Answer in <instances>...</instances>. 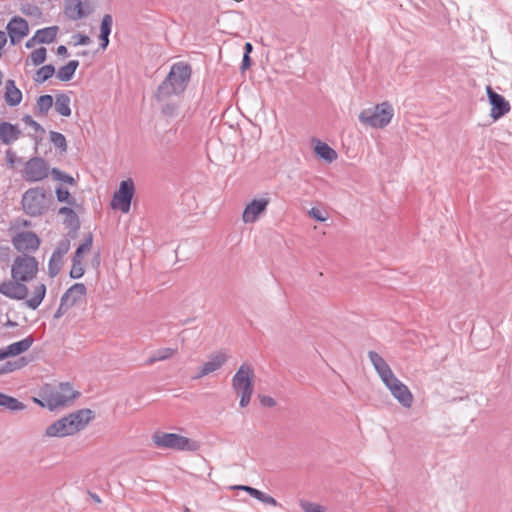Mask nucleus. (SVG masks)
<instances>
[{"instance_id":"nucleus-29","label":"nucleus","mask_w":512,"mask_h":512,"mask_svg":"<svg viewBox=\"0 0 512 512\" xmlns=\"http://www.w3.org/2000/svg\"><path fill=\"white\" fill-rule=\"evenodd\" d=\"M177 352L173 348H161L157 350L150 358L147 359L146 365H152L158 361H164L171 358Z\"/></svg>"},{"instance_id":"nucleus-9","label":"nucleus","mask_w":512,"mask_h":512,"mask_svg":"<svg viewBox=\"0 0 512 512\" xmlns=\"http://www.w3.org/2000/svg\"><path fill=\"white\" fill-rule=\"evenodd\" d=\"M49 175V164L41 157L28 160L23 170V177L28 182H38Z\"/></svg>"},{"instance_id":"nucleus-14","label":"nucleus","mask_w":512,"mask_h":512,"mask_svg":"<svg viewBox=\"0 0 512 512\" xmlns=\"http://www.w3.org/2000/svg\"><path fill=\"white\" fill-rule=\"evenodd\" d=\"M7 31L11 43L16 44L29 33L28 22L19 16H14L7 24Z\"/></svg>"},{"instance_id":"nucleus-17","label":"nucleus","mask_w":512,"mask_h":512,"mask_svg":"<svg viewBox=\"0 0 512 512\" xmlns=\"http://www.w3.org/2000/svg\"><path fill=\"white\" fill-rule=\"evenodd\" d=\"M393 397L405 408H410L413 403V395L409 388L403 383L392 386L389 390Z\"/></svg>"},{"instance_id":"nucleus-30","label":"nucleus","mask_w":512,"mask_h":512,"mask_svg":"<svg viewBox=\"0 0 512 512\" xmlns=\"http://www.w3.org/2000/svg\"><path fill=\"white\" fill-rule=\"evenodd\" d=\"M55 74V67L52 64L42 66L37 70L34 80L37 83H43Z\"/></svg>"},{"instance_id":"nucleus-47","label":"nucleus","mask_w":512,"mask_h":512,"mask_svg":"<svg viewBox=\"0 0 512 512\" xmlns=\"http://www.w3.org/2000/svg\"><path fill=\"white\" fill-rule=\"evenodd\" d=\"M301 507L305 512H323L320 505L308 501L302 502Z\"/></svg>"},{"instance_id":"nucleus-16","label":"nucleus","mask_w":512,"mask_h":512,"mask_svg":"<svg viewBox=\"0 0 512 512\" xmlns=\"http://www.w3.org/2000/svg\"><path fill=\"white\" fill-rule=\"evenodd\" d=\"M21 136V130L9 122L0 123V141L5 145H10Z\"/></svg>"},{"instance_id":"nucleus-39","label":"nucleus","mask_w":512,"mask_h":512,"mask_svg":"<svg viewBox=\"0 0 512 512\" xmlns=\"http://www.w3.org/2000/svg\"><path fill=\"white\" fill-rule=\"evenodd\" d=\"M84 274V267L80 259H72V266L70 270V277L73 279H79Z\"/></svg>"},{"instance_id":"nucleus-7","label":"nucleus","mask_w":512,"mask_h":512,"mask_svg":"<svg viewBox=\"0 0 512 512\" xmlns=\"http://www.w3.org/2000/svg\"><path fill=\"white\" fill-rule=\"evenodd\" d=\"M393 115L392 105L382 102L374 108L364 109L359 115V121L372 128H384L391 122Z\"/></svg>"},{"instance_id":"nucleus-38","label":"nucleus","mask_w":512,"mask_h":512,"mask_svg":"<svg viewBox=\"0 0 512 512\" xmlns=\"http://www.w3.org/2000/svg\"><path fill=\"white\" fill-rule=\"evenodd\" d=\"M47 56V50L45 47H39L32 51L29 58L34 66H38L45 62Z\"/></svg>"},{"instance_id":"nucleus-13","label":"nucleus","mask_w":512,"mask_h":512,"mask_svg":"<svg viewBox=\"0 0 512 512\" xmlns=\"http://www.w3.org/2000/svg\"><path fill=\"white\" fill-rule=\"evenodd\" d=\"M269 204L268 198L254 199L246 205L242 220L244 223H254L257 221L260 214H262Z\"/></svg>"},{"instance_id":"nucleus-8","label":"nucleus","mask_w":512,"mask_h":512,"mask_svg":"<svg viewBox=\"0 0 512 512\" xmlns=\"http://www.w3.org/2000/svg\"><path fill=\"white\" fill-rule=\"evenodd\" d=\"M135 193V186L132 179L123 180L120 182L119 188L115 191L111 207L118 209L123 213H128L131 207V201Z\"/></svg>"},{"instance_id":"nucleus-58","label":"nucleus","mask_w":512,"mask_h":512,"mask_svg":"<svg viewBox=\"0 0 512 512\" xmlns=\"http://www.w3.org/2000/svg\"><path fill=\"white\" fill-rule=\"evenodd\" d=\"M208 374H209V373H204V367L202 366V367L200 368L199 372L197 373V375H196V376H194L193 378H194V379H200V378H202V377H204V376H206V375H208Z\"/></svg>"},{"instance_id":"nucleus-63","label":"nucleus","mask_w":512,"mask_h":512,"mask_svg":"<svg viewBox=\"0 0 512 512\" xmlns=\"http://www.w3.org/2000/svg\"><path fill=\"white\" fill-rule=\"evenodd\" d=\"M91 496H92V498H93L96 502H100V498H99V496H98V495H96V494H92Z\"/></svg>"},{"instance_id":"nucleus-12","label":"nucleus","mask_w":512,"mask_h":512,"mask_svg":"<svg viewBox=\"0 0 512 512\" xmlns=\"http://www.w3.org/2000/svg\"><path fill=\"white\" fill-rule=\"evenodd\" d=\"M487 96L492 106L490 116L498 120L510 111V104L504 96L496 93L490 86L487 87Z\"/></svg>"},{"instance_id":"nucleus-33","label":"nucleus","mask_w":512,"mask_h":512,"mask_svg":"<svg viewBox=\"0 0 512 512\" xmlns=\"http://www.w3.org/2000/svg\"><path fill=\"white\" fill-rule=\"evenodd\" d=\"M247 493L262 503L273 505V506L278 505V502L276 501L275 498H273L270 495H267L266 493H264L256 488L249 489V490L247 489Z\"/></svg>"},{"instance_id":"nucleus-28","label":"nucleus","mask_w":512,"mask_h":512,"mask_svg":"<svg viewBox=\"0 0 512 512\" xmlns=\"http://www.w3.org/2000/svg\"><path fill=\"white\" fill-rule=\"evenodd\" d=\"M0 406L10 411H20L25 409V405L18 399L0 392Z\"/></svg>"},{"instance_id":"nucleus-42","label":"nucleus","mask_w":512,"mask_h":512,"mask_svg":"<svg viewBox=\"0 0 512 512\" xmlns=\"http://www.w3.org/2000/svg\"><path fill=\"white\" fill-rule=\"evenodd\" d=\"M70 240L68 238H64L60 240L52 254L58 257H64L65 254L70 250Z\"/></svg>"},{"instance_id":"nucleus-37","label":"nucleus","mask_w":512,"mask_h":512,"mask_svg":"<svg viewBox=\"0 0 512 512\" xmlns=\"http://www.w3.org/2000/svg\"><path fill=\"white\" fill-rule=\"evenodd\" d=\"M162 103L161 112L164 116L172 118L178 115L179 106L176 102L167 99Z\"/></svg>"},{"instance_id":"nucleus-31","label":"nucleus","mask_w":512,"mask_h":512,"mask_svg":"<svg viewBox=\"0 0 512 512\" xmlns=\"http://www.w3.org/2000/svg\"><path fill=\"white\" fill-rule=\"evenodd\" d=\"M53 106V97L51 95H42L37 100V112L36 114L39 115H47L48 111Z\"/></svg>"},{"instance_id":"nucleus-18","label":"nucleus","mask_w":512,"mask_h":512,"mask_svg":"<svg viewBox=\"0 0 512 512\" xmlns=\"http://www.w3.org/2000/svg\"><path fill=\"white\" fill-rule=\"evenodd\" d=\"M87 289L83 283H75L62 295L64 301L72 307L86 295Z\"/></svg>"},{"instance_id":"nucleus-5","label":"nucleus","mask_w":512,"mask_h":512,"mask_svg":"<svg viewBox=\"0 0 512 512\" xmlns=\"http://www.w3.org/2000/svg\"><path fill=\"white\" fill-rule=\"evenodd\" d=\"M152 441L157 448L172 449L177 451H197L200 447L195 440L176 433L156 432Z\"/></svg>"},{"instance_id":"nucleus-56","label":"nucleus","mask_w":512,"mask_h":512,"mask_svg":"<svg viewBox=\"0 0 512 512\" xmlns=\"http://www.w3.org/2000/svg\"><path fill=\"white\" fill-rule=\"evenodd\" d=\"M36 43H38V42H37V39H35V35H34L32 38L27 40L25 46H26V48L30 49V48L34 47Z\"/></svg>"},{"instance_id":"nucleus-48","label":"nucleus","mask_w":512,"mask_h":512,"mask_svg":"<svg viewBox=\"0 0 512 512\" xmlns=\"http://www.w3.org/2000/svg\"><path fill=\"white\" fill-rule=\"evenodd\" d=\"M72 38L74 39V45L77 46V45H88L90 43V38L85 35V34H81V33H77L75 35L72 36Z\"/></svg>"},{"instance_id":"nucleus-25","label":"nucleus","mask_w":512,"mask_h":512,"mask_svg":"<svg viewBox=\"0 0 512 512\" xmlns=\"http://www.w3.org/2000/svg\"><path fill=\"white\" fill-rule=\"evenodd\" d=\"M58 30L59 28L57 26L39 29L35 33V39H37V42L41 44L52 43L56 39Z\"/></svg>"},{"instance_id":"nucleus-45","label":"nucleus","mask_w":512,"mask_h":512,"mask_svg":"<svg viewBox=\"0 0 512 512\" xmlns=\"http://www.w3.org/2000/svg\"><path fill=\"white\" fill-rule=\"evenodd\" d=\"M381 380L388 388V390H391L392 386L398 385L399 383L402 382L394 375L393 371L387 374V376L382 377Z\"/></svg>"},{"instance_id":"nucleus-26","label":"nucleus","mask_w":512,"mask_h":512,"mask_svg":"<svg viewBox=\"0 0 512 512\" xmlns=\"http://www.w3.org/2000/svg\"><path fill=\"white\" fill-rule=\"evenodd\" d=\"M79 67V61L78 60H70L66 65L59 68L57 72V78L60 81L68 82L73 77L74 74Z\"/></svg>"},{"instance_id":"nucleus-40","label":"nucleus","mask_w":512,"mask_h":512,"mask_svg":"<svg viewBox=\"0 0 512 512\" xmlns=\"http://www.w3.org/2000/svg\"><path fill=\"white\" fill-rule=\"evenodd\" d=\"M51 174L55 180L62 181L69 185L75 184V179L72 176L64 173L63 171L59 170L58 168H53L51 170Z\"/></svg>"},{"instance_id":"nucleus-32","label":"nucleus","mask_w":512,"mask_h":512,"mask_svg":"<svg viewBox=\"0 0 512 512\" xmlns=\"http://www.w3.org/2000/svg\"><path fill=\"white\" fill-rule=\"evenodd\" d=\"M93 244V235L92 233H88V235L85 237L82 244L78 246L76 249L73 258L74 259H80L82 261L84 253H87L91 250Z\"/></svg>"},{"instance_id":"nucleus-52","label":"nucleus","mask_w":512,"mask_h":512,"mask_svg":"<svg viewBox=\"0 0 512 512\" xmlns=\"http://www.w3.org/2000/svg\"><path fill=\"white\" fill-rule=\"evenodd\" d=\"M250 66H251L250 55H248L247 53H244L242 64H241V70L245 71L246 69L250 68Z\"/></svg>"},{"instance_id":"nucleus-21","label":"nucleus","mask_w":512,"mask_h":512,"mask_svg":"<svg viewBox=\"0 0 512 512\" xmlns=\"http://www.w3.org/2000/svg\"><path fill=\"white\" fill-rule=\"evenodd\" d=\"M5 101L9 106H17L22 101V92L14 80H7L5 85Z\"/></svg>"},{"instance_id":"nucleus-11","label":"nucleus","mask_w":512,"mask_h":512,"mask_svg":"<svg viewBox=\"0 0 512 512\" xmlns=\"http://www.w3.org/2000/svg\"><path fill=\"white\" fill-rule=\"evenodd\" d=\"M12 244L22 255L33 253L37 251L40 246V238L34 232L23 231L13 237Z\"/></svg>"},{"instance_id":"nucleus-57","label":"nucleus","mask_w":512,"mask_h":512,"mask_svg":"<svg viewBox=\"0 0 512 512\" xmlns=\"http://www.w3.org/2000/svg\"><path fill=\"white\" fill-rule=\"evenodd\" d=\"M253 50V46L250 42H247L245 43V46H244V53H247L248 55H250V53L252 52Z\"/></svg>"},{"instance_id":"nucleus-10","label":"nucleus","mask_w":512,"mask_h":512,"mask_svg":"<svg viewBox=\"0 0 512 512\" xmlns=\"http://www.w3.org/2000/svg\"><path fill=\"white\" fill-rule=\"evenodd\" d=\"M254 370L250 364H242L232 378V388L239 394L253 391Z\"/></svg>"},{"instance_id":"nucleus-23","label":"nucleus","mask_w":512,"mask_h":512,"mask_svg":"<svg viewBox=\"0 0 512 512\" xmlns=\"http://www.w3.org/2000/svg\"><path fill=\"white\" fill-rule=\"evenodd\" d=\"M227 361V357L224 353H215L209 357V360L203 364L204 373H213L220 369L225 362Z\"/></svg>"},{"instance_id":"nucleus-46","label":"nucleus","mask_w":512,"mask_h":512,"mask_svg":"<svg viewBox=\"0 0 512 512\" xmlns=\"http://www.w3.org/2000/svg\"><path fill=\"white\" fill-rule=\"evenodd\" d=\"M69 308H71V306L67 303V301H64L63 297H61L60 305L54 314V319L61 318L68 311Z\"/></svg>"},{"instance_id":"nucleus-64","label":"nucleus","mask_w":512,"mask_h":512,"mask_svg":"<svg viewBox=\"0 0 512 512\" xmlns=\"http://www.w3.org/2000/svg\"><path fill=\"white\" fill-rule=\"evenodd\" d=\"M99 258H100V255H99V253H97L94 257V262H97V264H99Z\"/></svg>"},{"instance_id":"nucleus-1","label":"nucleus","mask_w":512,"mask_h":512,"mask_svg":"<svg viewBox=\"0 0 512 512\" xmlns=\"http://www.w3.org/2000/svg\"><path fill=\"white\" fill-rule=\"evenodd\" d=\"M38 266L37 259L29 254L15 257L11 265V280L0 282V293L10 299L26 300L25 305L36 310L45 298L46 285L42 282L33 285L32 296L27 299L29 289L26 283L36 277Z\"/></svg>"},{"instance_id":"nucleus-24","label":"nucleus","mask_w":512,"mask_h":512,"mask_svg":"<svg viewBox=\"0 0 512 512\" xmlns=\"http://www.w3.org/2000/svg\"><path fill=\"white\" fill-rule=\"evenodd\" d=\"M314 151L319 158L324 159L329 163L337 159L336 151L324 142L317 141Z\"/></svg>"},{"instance_id":"nucleus-49","label":"nucleus","mask_w":512,"mask_h":512,"mask_svg":"<svg viewBox=\"0 0 512 512\" xmlns=\"http://www.w3.org/2000/svg\"><path fill=\"white\" fill-rule=\"evenodd\" d=\"M309 215L319 222H324L327 220V216L324 215V213L320 209L315 207L311 208V210L309 211Z\"/></svg>"},{"instance_id":"nucleus-44","label":"nucleus","mask_w":512,"mask_h":512,"mask_svg":"<svg viewBox=\"0 0 512 512\" xmlns=\"http://www.w3.org/2000/svg\"><path fill=\"white\" fill-rule=\"evenodd\" d=\"M22 121L29 127H31L36 133L44 134L45 129L37 122L35 121L30 115H25L22 118Z\"/></svg>"},{"instance_id":"nucleus-15","label":"nucleus","mask_w":512,"mask_h":512,"mask_svg":"<svg viewBox=\"0 0 512 512\" xmlns=\"http://www.w3.org/2000/svg\"><path fill=\"white\" fill-rule=\"evenodd\" d=\"M58 213L65 215L63 223L69 229L68 236L75 238L80 229V220L76 212L72 208L64 206L59 209Z\"/></svg>"},{"instance_id":"nucleus-59","label":"nucleus","mask_w":512,"mask_h":512,"mask_svg":"<svg viewBox=\"0 0 512 512\" xmlns=\"http://www.w3.org/2000/svg\"><path fill=\"white\" fill-rule=\"evenodd\" d=\"M6 156H7V159L9 161V163L11 165H13L14 164V159H13L14 155H13V153L10 150H8L7 153H6Z\"/></svg>"},{"instance_id":"nucleus-27","label":"nucleus","mask_w":512,"mask_h":512,"mask_svg":"<svg viewBox=\"0 0 512 512\" xmlns=\"http://www.w3.org/2000/svg\"><path fill=\"white\" fill-rule=\"evenodd\" d=\"M55 110L64 117L71 115L70 97L65 93L56 95Z\"/></svg>"},{"instance_id":"nucleus-36","label":"nucleus","mask_w":512,"mask_h":512,"mask_svg":"<svg viewBox=\"0 0 512 512\" xmlns=\"http://www.w3.org/2000/svg\"><path fill=\"white\" fill-rule=\"evenodd\" d=\"M50 141L53 145L60 149L61 152H66L67 150V141L65 136L62 133L51 131L50 132Z\"/></svg>"},{"instance_id":"nucleus-62","label":"nucleus","mask_w":512,"mask_h":512,"mask_svg":"<svg viewBox=\"0 0 512 512\" xmlns=\"http://www.w3.org/2000/svg\"><path fill=\"white\" fill-rule=\"evenodd\" d=\"M7 358V354H5L4 349L0 350V361Z\"/></svg>"},{"instance_id":"nucleus-55","label":"nucleus","mask_w":512,"mask_h":512,"mask_svg":"<svg viewBox=\"0 0 512 512\" xmlns=\"http://www.w3.org/2000/svg\"><path fill=\"white\" fill-rule=\"evenodd\" d=\"M57 54L58 55L67 56L68 50H67L66 46H64V45L58 46L57 47Z\"/></svg>"},{"instance_id":"nucleus-4","label":"nucleus","mask_w":512,"mask_h":512,"mask_svg":"<svg viewBox=\"0 0 512 512\" xmlns=\"http://www.w3.org/2000/svg\"><path fill=\"white\" fill-rule=\"evenodd\" d=\"M78 396L79 392L73 390L72 386L68 382H65L60 383L57 387L46 385L41 392L43 401L36 398H34V401L42 407H48L50 410H54L73 401Z\"/></svg>"},{"instance_id":"nucleus-53","label":"nucleus","mask_w":512,"mask_h":512,"mask_svg":"<svg viewBox=\"0 0 512 512\" xmlns=\"http://www.w3.org/2000/svg\"><path fill=\"white\" fill-rule=\"evenodd\" d=\"M100 41H101V48L106 49L109 44V35L103 36L99 35Z\"/></svg>"},{"instance_id":"nucleus-35","label":"nucleus","mask_w":512,"mask_h":512,"mask_svg":"<svg viewBox=\"0 0 512 512\" xmlns=\"http://www.w3.org/2000/svg\"><path fill=\"white\" fill-rule=\"evenodd\" d=\"M27 364L25 358H19L15 361H7L0 367V374L10 373L24 367Z\"/></svg>"},{"instance_id":"nucleus-34","label":"nucleus","mask_w":512,"mask_h":512,"mask_svg":"<svg viewBox=\"0 0 512 512\" xmlns=\"http://www.w3.org/2000/svg\"><path fill=\"white\" fill-rule=\"evenodd\" d=\"M62 265H63V258L52 254L49 259V263H48V275L51 278L56 277L59 274V272L61 271Z\"/></svg>"},{"instance_id":"nucleus-43","label":"nucleus","mask_w":512,"mask_h":512,"mask_svg":"<svg viewBox=\"0 0 512 512\" xmlns=\"http://www.w3.org/2000/svg\"><path fill=\"white\" fill-rule=\"evenodd\" d=\"M113 18L110 14H105L101 21L100 35L106 36L111 34Z\"/></svg>"},{"instance_id":"nucleus-3","label":"nucleus","mask_w":512,"mask_h":512,"mask_svg":"<svg viewBox=\"0 0 512 512\" xmlns=\"http://www.w3.org/2000/svg\"><path fill=\"white\" fill-rule=\"evenodd\" d=\"M94 418V413L88 408L70 413L46 428L45 435L48 437H65L83 430Z\"/></svg>"},{"instance_id":"nucleus-6","label":"nucleus","mask_w":512,"mask_h":512,"mask_svg":"<svg viewBox=\"0 0 512 512\" xmlns=\"http://www.w3.org/2000/svg\"><path fill=\"white\" fill-rule=\"evenodd\" d=\"M51 196L41 187L28 189L22 197V206L25 213L31 217L44 214L50 206Z\"/></svg>"},{"instance_id":"nucleus-2","label":"nucleus","mask_w":512,"mask_h":512,"mask_svg":"<svg viewBox=\"0 0 512 512\" xmlns=\"http://www.w3.org/2000/svg\"><path fill=\"white\" fill-rule=\"evenodd\" d=\"M191 66L186 62L174 63L166 78L158 86L155 98L158 102H164L173 95L182 94L190 81Z\"/></svg>"},{"instance_id":"nucleus-19","label":"nucleus","mask_w":512,"mask_h":512,"mask_svg":"<svg viewBox=\"0 0 512 512\" xmlns=\"http://www.w3.org/2000/svg\"><path fill=\"white\" fill-rule=\"evenodd\" d=\"M93 11L94 7L89 0H81L76 6L68 8V17L71 20H80L89 16Z\"/></svg>"},{"instance_id":"nucleus-61","label":"nucleus","mask_w":512,"mask_h":512,"mask_svg":"<svg viewBox=\"0 0 512 512\" xmlns=\"http://www.w3.org/2000/svg\"><path fill=\"white\" fill-rule=\"evenodd\" d=\"M6 254H7V253L5 252V250H3L2 248H0V262H1L3 259H5V258H6V257H5V256H6Z\"/></svg>"},{"instance_id":"nucleus-22","label":"nucleus","mask_w":512,"mask_h":512,"mask_svg":"<svg viewBox=\"0 0 512 512\" xmlns=\"http://www.w3.org/2000/svg\"><path fill=\"white\" fill-rule=\"evenodd\" d=\"M33 342V336L29 335L18 342L10 344L6 349H4L5 354H7V357L17 356L23 352H26L32 346Z\"/></svg>"},{"instance_id":"nucleus-54","label":"nucleus","mask_w":512,"mask_h":512,"mask_svg":"<svg viewBox=\"0 0 512 512\" xmlns=\"http://www.w3.org/2000/svg\"><path fill=\"white\" fill-rule=\"evenodd\" d=\"M81 0H66V14L68 15V8L76 6Z\"/></svg>"},{"instance_id":"nucleus-41","label":"nucleus","mask_w":512,"mask_h":512,"mask_svg":"<svg viewBox=\"0 0 512 512\" xmlns=\"http://www.w3.org/2000/svg\"><path fill=\"white\" fill-rule=\"evenodd\" d=\"M56 197L59 202H66L69 205L75 204V198L70 196L68 189L63 187L56 188Z\"/></svg>"},{"instance_id":"nucleus-50","label":"nucleus","mask_w":512,"mask_h":512,"mask_svg":"<svg viewBox=\"0 0 512 512\" xmlns=\"http://www.w3.org/2000/svg\"><path fill=\"white\" fill-rule=\"evenodd\" d=\"M252 394H253V391L241 392V393L238 394V395H240V402H239V404H240L241 407L248 406V404L251 401Z\"/></svg>"},{"instance_id":"nucleus-51","label":"nucleus","mask_w":512,"mask_h":512,"mask_svg":"<svg viewBox=\"0 0 512 512\" xmlns=\"http://www.w3.org/2000/svg\"><path fill=\"white\" fill-rule=\"evenodd\" d=\"M260 404L265 407H274L276 405V401L266 395H259Z\"/></svg>"},{"instance_id":"nucleus-20","label":"nucleus","mask_w":512,"mask_h":512,"mask_svg":"<svg viewBox=\"0 0 512 512\" xmlns=\"http://www.w3.org/2000/svg\"><path fill=\"white\" fill-rule=\"evenodd\" d=\"M368 358L371 361L374 369L376 370V372L380 378L387 376V374H389L392 371V369L387 364V362L384 360V358L381 355H379L377 352L369 351Z\"/></svg>"},{"instance_id":"nucleus-60","label":"nucleus","mask_w":512,"mask_h":512,"mask_svg":"<svg viewBox=\"0 0 512 512\" xmlns=\"http://www.w3.org/2000/svg\"><path fill=\"white\" fill-rule=\"evenodd\" d=\"M235 489H240V490H243V491H246L247 492V489H253V487H250V486H246V485H238V486H235Z\"/></svg>"}]
</instances>
